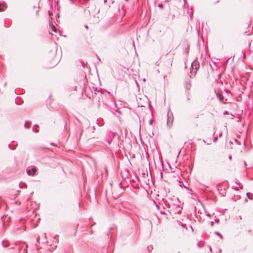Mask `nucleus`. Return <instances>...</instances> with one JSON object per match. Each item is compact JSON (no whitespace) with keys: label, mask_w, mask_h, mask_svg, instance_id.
<instances>
[{"label":"nucleus","mask_w":253,"mask_h":253,"mask_svg":"<svg viewBox=\"0 0 253 253\" xmlns=\"http://www.w3.org/2000/svg\"><path fill=\"white\" fill-rule=\"evenodd\" d=\"M246 195H247V197L249 199H250V200L253 199V193L248 192L246 194Z\"/></svg>","instance_id":"obj_6"},{"label":"nucleus","mask_w":253,"mask_h":253,"mask_svg":"<svg viewBox=\"0 0 253 253\" xmlns=\"http://www.w3.org/2000/svg\"><path fill=\"white\" fill-rule=\"evenodd\" d=\"M191 85L189 83H187L185 84V88L187 90H189L191 88Z\"/></svg>","instance_id":"obj_8"},{"label":"nucleus","mask_w":253,"mask_h":253,"mask_svg":"<svg viewBox=\"0 0 253 253\" xmlns=\"http://www.w3.org/2000/svg\"><path fill=\"white\" fill-rule=\"evenodd\" d=\"M85 28H86V29H88V26H86L85 27Z\"/></svg>","instance_id":"obj_27"},{"label":"nucleus","mask_w":253,"mask_h":253,"mask_svg":"<svg viewBox=\"0 0 253 253\" xmlns=\"http://www.w3.org/2000/svg\"><path fill=\"white\" fill-rule=\"evenodd\" d=\"M26 253V250H25L23 253Z\"/></svg>","instance_id":"obj_25"},{"label":"nucleus","mask_w":253,"mask_h":253,"mask_svg":"<svg viewBox=\"0 0 253 253\" xmlns=\"http://www.w3.org/2000/svg\"><path fill=\"white\" fill-rule=\"evenodd\" d=\"M200 68V64L197 60H195L191 65L190 73L192 75L195 76L197 71Z\"/></svg>","instance_id":"obj_1"},{"label":"nucleus","mask_w":253,"mask_h":253,"mask_svg":"<svg viewBox=\"0 0 253 253\" xmlns=\"http://www.w3.org/2000/svg\"><path fill=\"white\" fill-rule=\"evenodd\" d=\"M70 0L73 3H75L76 0Z\"/></svg>","instance_id":"obj_16"},{"label":"nucleus","mask_w":253,"mask_h":253,"mask_svg":"<svg viewBox=\"0 0 253 253\" xmlns=\"http://www.w3.org/2000/svg\"><path fill=\"white\" fill-rule=\"evenodd\" d=\"M215 222H217V223H218L219 222V220L218 219H215L214 220Z\"/></svg>","instance_id":"obj_17"},{"label":"nucleus","mask_w":253,"mask_h":253,"mask_svg":"<svg viewBox=\"0 0 253 253\" xmlns=\"http://www.w3.org/2000/svg\"><path fill=\"white\" fill-rule=\"evenodd\" d=\"M109 135H110V136H111L112 138L110 140H109L108 141V143H110V142L112 141V139L114 138L115 136H116V133L115 132H109Z\"/></svg>","instance_id":"obj_5"},{"label":"nucleus","mask_w":253,"mask_h":253,"mask_svg":"<svg viewBox=\"0 0 253 253\" xmlns=\"http://www.w3.org/2000/svg\"><path fill=\"white\" fill-rule=\"evenodd\" d=\"M235 190H239V187H236L235 188Z\"/></svg>","instance_id":"obj_20"},{"label":"nucleus","mask_w":253,"mask_h":253,"mask_svg":"<svg viewBox=\"0 0 253 253\" xmlns=\"http://www.w3.org/2000/svg\"><path fill=\"white\" fill-rule=\"evenodd\" d=\"M214 234L218 236L221 239H223V237L221 234H220L219 232L216 231L214 232Z\"/></svg>","instance_id":"obj_11"},{"label":"nucleus","mask_w":253,"mask_h":253,"mask_svg":"<svg viewBox=\"0 0 253 253\" xmlns=\"http://www.w3.org/2000/svg\"><path fill=\"white\" fill-rule=\"evenodd\" d=\"M39 240H40V237H39L37 238V241L38 242H39Z\"/></svg>","instance_id":"obj_18"},{"label":"nucleus","mask_w":253,"mask_h":253,"mask_svg":"<svg viewBox=\"0 0 253 253\" xmlns=\"http://www.w3.org/2000/svg\"><path fill=\"white\" fill-rule=\"evenodd\" d=\"M197 245L199 247H202L204 246V242H203V241L199 242Z\"/></svg>","instance_id":"obj_10"},{"label":"nucleus","mask_w":253,"mask_h":253,"mask_svg":"<svg viewBox=\"0 0 253 253\" xmlns=\"http://www.w3.org/2000/svg\"><path fill=\"white\" fill-rule=\"evenodd\" d=\"M195 118H199V114H194V116H193Z\"/></svg>","instance_id":"obj_13"},{"label":"nucleus","mask_w":253,"mask_h":253,"mask_svg":"<svg viewBox=\"0 0 253 253\" xmlns=\"http://www.w3.org/2000/svg\"><path fill=\"white\" fill-rule=\"evenodd\" d=\"M37 169L36 167H33L31 169H27V173L29 175L33 176L36 174Z\"/></svg>","instance_id":"obj_2"},{"label":"nucleus","mask_w":253,"mask_h":253,"mask_svg":"<svg viewBox=\"0 0 253 253\" xmlns=\"http://www.w3.org/2000/svg\"><path fill=\"white\" fill-rule=\"evenodd\" d=\"M229 159H230V160H231V159H232L231 156H229Z\"/></svg>","instance_id":"obj_24"},{"label":"nucleus","mask_w":253,"mask_h":253,"mask_svg":"<svg viewBox=\"0 0 253 253\" xmlns=\"http://www.w3.org/2000/svg\"><path fill=\"white\" fill-rule=\"evenodd\" d=\"M6 8V5L5 3H0V11H4Z\"/></svg>","instance_id":"obj_3"},{"label":"nucleus","mask_w":253,"mask_h":253,"mask_svg":"<svg viewBox=\"0 0 253 253\" xmlns=\"http://www.w3.org/2000/svg\"><path fill=\"white\" fill-rule=\"evenodd\" d=\"M152 122H153L152 120H150V124H152Z\"/></svg>","instance_id":"obj_23"},{"label":"nucleus","mask_w":253,"mask_h":253,"mask_svg":"<svg viewBox=\"0 0 253 253\" xmlns=\"http://www.w3.org/2000/svg\"><path fill=\"white\" fill-rule=\"evenodd\" d=\"M89 0H84V2H88Z\"/></svg>","instance_id":"obj_21"},{"label":"nucleus","mask_w":253,"mask_h":253,"mask_svg":"<svg viewBox=\"0 0 253 253\" xmlns=\"http://www.w3.org/2000/svg\"><path fill=\"white\" fill-rule=\"evenodd\" d=\"M177 253H180V252L179 251V252H177Z\"/></svg>","instance_id":"obj_28"},{"label":"nucleus","mask_w":253,"mask_h":253,"mask_svg":"<svg viewBox=\"0 0 253 253\" xmlns=\"http://www.w3.org/2000/svg\"><path fill=\"white\" fill-rule=\"evenodd\" d=\"M2 245L3 247L7 248V247H9V243L8 241H3L2 242Z\"/></svg>","instance_id":"obj_4"},{"label":"nucleus","mask_w":253,"mask_h":253,"mask_svg":"<svg viewBox=\"0 0 253 253\" xmlns=\"http://www.w3.org/2000/svg\"><path fill=\"white\" fill-rule=\"evenodd\" d=\"M107 1V0H104V3H106Z\"/></svg>","instance_id":"obj_22"},{"label":"nucleus","mask_w":253,"mask_h":253,"mask_svg":"<svg viewBox=\"0 0 253 253\" xmlns=\"http://www.w3.org/2000/svg\"><path fill=\"white\" fill-rule=\"evenodd\" d=\"M25 127L26 128H29V126H27V123H26H26H25Z\"/></svg>","instance_id":"obj_14"},{"label":"nucleus","mask_w":253,"mask_h":253,"mask_svg":"<svg viewBox=\"0 0 253 253\" xmlns=\"http://www.w3.org/2000/svg\"><path fill=\"white\" fill-rule=\"evenodd\" d=\"M217 97L218 98V99H219V100L220 101H223V96L222 95H221L220 94H217Z\"/></svg>","instance_id":"obj_9"},{"label":"nucleus","mask_w":253,"mask_h":253,"mask_svg":"<svg viewBox=\"0 0 253 253\" xmlns=\"http://www.w3.org/2000/svg\"><path fill=\"white\" fill-rule=\"evenodd\" d=\"M51 29H52V30L55 32H56V29L55 28V27L54 26H53V25H51Z\"/></svg>","instance_id":"obj_12"},{"label":"nucleus","mask_w":253,"mask_h":253,"mask_svg":"<svg viewBox=\"0 0 253 253\" xmlns=\"http://www.w3.org/2000/svg\"><path fill=\"white\" fill-rule=\"evenodd\" d=\"M243 58H244V59H245L246 58V55L244 53L243 54Z\"/></svg>","instance_id":"obj_19"},{"label":"nucleus","mask_w":253,"mask_h":253,"mask_svg":"<svg viewBox=\"0 0 253 253\" xmlns=\"http://www.w3.org/2000/svg\"><path fill=\"white\" fill-rule=\"evenodd\" d=\"M87 2H84V0H79L78 4L79 5L86 4Z\"/></svg>","instance_id":"obj_7"},{"label":"nucleus","mask_w":253,"mask_h":253,"mask_svg":"<svg viewBox=\"0 0 253 253\" xmlns=\"http://www.w3.org/2000/svg\"><path fill=\"white\" fill-rule=\"evenodd\" d=\"M213 224H214V222L213 221H211V226H213Z\"/></svg>","instance_id":"obj_15"},{"label":"nucleus","mask_w":253,"mask_h":253,"mask_svg":"<svg viewBox=\"0 0 253 253\" xmlns=\"http://www.w3.org/2000/svg\"><path fill=\"white\" fill-rule=\"evenodd\" d=\"M18 250H19V252H18V253H20V249L18 248Z\"/></svg>","instance_id":"obj_26"}]
</instances>
